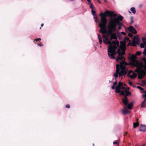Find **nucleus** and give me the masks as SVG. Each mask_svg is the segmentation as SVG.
I'll return each mask as SVG.
<instances>
[{
	"label": "nucleus",
	"instance_id": "f257e3e1",
	"mask_svg": "<svg viewBox=\"0 0 146 146\" xmlns=\"http://www.w3.org/2000/svg\"><path fill=\"white\" fill-rule=\"evenodd\" d=\"M100 15L101 16V22L99 24V27L100 28V32L102 34H105L107 31L106 25L107 20L106 17L108 16L111 17H115L117 15L112 11L107 10L104 13H100Z\"/></svg>",
	"mask_w": 146,
	"mask_h": 146
},
{
	"label": "nucleus",
	"instance_id": "f03ea898",
	"mask_svg": "<svg viewBox=\"0 0 146 146\" xmlns=\"http://www.w3.org/2000/svg\"><path fill=\"white\" fill-rule=\"evenodd\" d=\"M116 17H114L113 18L110 19L108 22V24L116 27L118 26V29L120 30L121 29V26L123 25V24L120 21L123 20V17L120 14L118 15L117 18Z\"/></svg>",
	"mask_w": 146,
	"mask_h": 146
},
{
	"label": "nucleus",
	"instance_id": "7ed1b4c3",
	"mask_svg": "<svg viewBox=\"0 0 146 146\" xmlns=\"http://www.w3.org/2000/svg\"><path fill=\"white\" fill-rule=\"evenodd\" d=\"M120 44V48L118 49L117 50V53L118 54V56L116 59V61L117 62H119V60H123V55L125 54L126 44L125 41H121Z\"/></svg>",
	"mask_w": 146,
	"mask_h": 146
},
{
	"label": "nucleus",
	"instance_id": "20e7f679",
	"mask_svg": "<svg viewBox=\"0 0 146 146\" xmlns=\"http://www.w3.org/2000/svg\"><path fill=\"white\" fill-rule=\"evenodd\" d=\"M107 27L108 28V30L106 31V34L108 35H110V36L113 39H117L116 34L113 33L116 31V27L109 24H108Z\"/></svg>",
	"mask_w": 146,
	"mask_h": 146
},
{
	"label": "nucleus",
	"instance_id": "39448f33",
	"mask_svg": "<svg viewBox=\"0 0 146 146\" xmlns=\"http://www.w3.org/2000/svg\"><path fill=\"white\" fill-rule=\"evenodd\" d=\"M111 45L108 46V55L109 57H111V58L113 59H115V57L114 55L116 53H117V51L116 52L115 51V49L117 48V47L115 46H113V47L110 48Z\"/></svg>",
	"mask_w": 146,
	"mask_h": 146
},
{
	"label": "nucleus",
	"instance_id": "423d86ee",
	"mask_svg": "<svg viewBox=\"0 0 146 146\" xmlns=\"http://www.w3.org/2000/svg\"><path fill=\"white\" fill-rule=\"evenodd\" d=\"M122 60V61L119 62L120 66L119 67V70L121 69L119 73L122 74V75L125 76L127 72V70L125 66L127 65V63L125 60Z\"/></svg>",
	"mask_w": 146,
	"mask_h": 146
},
{
	"label": "nucleus",
	"instance_id": "0eeeda50",
	"mask_svg": "<svg viewBox=\"0 0 146 146\" xmlns=\"http://www.w3.org/2000/svg\"><path fill=\"white\" fill-rule=\"evenodd\" d=\"M135 71L138 73V78L139 79H142L145 76V73L144 70H141L139 67H137Z\"/></svg>",
	"mask_w": 146,
	"mask_h": 146
},
{
	"label": "nucleus",
	"instance_id": "6e6552de",
	"mask_svg": "<svg viewBox=\"0 0 146 146\" xmlns=\"http://www.w3.org/2000/svg\"><path fill=\"white\" fill-rule=\"evenodd\" d=\"M139 40L138 37L135 36L133 40L132 44H131L130 46H136V44H139Z\"/></svg>",
	"mask_w": 146,
	"mask_h": 146
},
{
	"label": "nucleus",
	"instance_id": "1a4fd4ad",
	"mask_svg": "<svg viewBox=\"0 0 146 146\" xmlns=\"http://www.w3.org/2000/svg\"><path fill=\"white\" fill-rule=\"evenodd\" d=\"M120 65L119 64H118L116 65V72L115 73H114L113 74V76H115V80H117V78L118 77V75L119 73V67Z\"/></svg>",
	"mask_w": 146,
	"mask_h": 146
},
{
	"label": "nucleus",
	"instance_id": "9d476101",
	"mask_svg": "<svg viewBox=\"0 0 146 146\" xmlns=\"http://www.w3.org/2000/svg\"><path fill=\"white\" fill-rule=\"evenodd\" d=\"M136 56L134 54H132L130 60L133 64L135 63H138V61L136 59Z\"/></svg>",
	"mask_w": 146,
	"mask_h": 146
},
{
	"label": "nucleus",
	"instance_id": "9b49d317",
	"mask_svg": "<svg viewBox=\"0 0 146 146\" xmlns=\"http://www.w3.org/2000/svg\"><path fill=\"white\" fill-rule=\"evenodd\" d=\"M143 98L144 99L141 104V107L142 108H146V94L143 95Z\"/></svg>",
	"mask_w": 146,
	"mask_h": 146
},
{
	"label": "nucleus",
	"instance_id": "f8f14e48",
	"mask_svg": "<svg viewBox=\"0 0 146 146\" xmlns=\"http://www.w3.org/2000/svg\"><path fill=\"white\" fill-rule=\"evenodd\" d=\"M129 30L134 34H136L137 31L132 26H130L128 28Z\"/></svg>",
	"mask_w": 146,
	"mask_h": 146
},
{
	"label": "nucleus",
	"instance_id": "ddd939ff",
	"mask_svg": "<svg viewBox=\"0 0 146 146\" xmlns=\"http://www.w3.org/2000/svg\"><path fill=\"white\" fill-rule=\"evenodd\" d=\"M128 100L127 98L125 96L122 100V102L124 105L126 106L128 104Z\"/></svg>",
	"mask_w": 146,
	"mask_h": 146
},
{
	"label": "nucleus",
	"instance_id": "4468645a",
	"mask_svg": "<svg viewBox=\"0 0 146 146\" xmlns=\"http://www.w3.org/2000/svg\"><path fill=\"white\" fill-rule=\"evenodd\" d=\"M146 130V125H141L139 129V131L145 132Z\"/></svg>",
	"mask_w": 146,
	"mask_h": 146
},
{
	"label": "nucleus",
	"instance_id": "2eb2a0df",
	"mask_svg": "<svg viewBox=\"0 0 146 146\" xmlns=\"http://www.w3.org/2000/svg\"><path fill=\"white\" fill-rule=\"evenodd\" d=\"M103 42L105 44H109V46L111 45V46L110 48H112L113 46H112L111 42V41L109 40V39L108 40H103Z\"/></svg>",
	"mask_w": 146,
	"mask_h": 146
},
{
	"label": "nucleus",
	"instance_id": "dca6fc26",
	"mask_svg": "<svg viewBox=\"0 0 146 146\" xmlns=\"http://www.w3.org/2000/svg\"><path fill=\"white\" fill-rule=\"evenodd\" d=\"M111 44H113L112 45V46H117V47H119V42L117 40L113 41L111 42Z\"/></svg>",
	"mask_w": 146,
	"mask_h": 146
},
{
	"label": "nucleus",
	"instance_id": "f3484780",
	"mask_svg": "<svg viewBox=\"0 0 146 146\" xmlns=\"http://www.w3.org/2000/svg\"><path fill=\"white\" fill-rule=\"evenodd\" d=\"M133 102H132L130 103L129 104L128 103V104L127 105V108L129 110H131L132 108L133 107Z\"/></svg>",
	"mask_w": 146,
	"mask_h": 146
},
{
	"label": "nucleus",
	"instance_id": "a211bd4d",
	"mask_svg": "<svg viewBox=\"0 0 146 146\" xmlns=\"http://www.w3.org/2000/svg\"><path fill=\"white\" fill-rule=\"evenodd\" d=\"M137 122L136 123H133V127L134 128H136L139 126V124L138 122V119H136Z\"/></svg>",
	"mask_w": 146,
	"mask_h": 146
},
{
	"label": "nucleus",
	"instance_id": "6ab92c4d",
	"mask_svg": "<svg viewBox=\"0 0 146 146\" xmlns=\"http://www.w3.org/2000/svg\"><path fill=\"white\" fill-rule=\"evenodd\" d=\"M121 87L119 86H118V85L116 87L115 92L117 93H120V89H121Z\"/></svg>",
	"mask_w": 146,
	"mask_h": 146
},
{
	"label": "nucleus",
	"instance_id": "aec40b11",
	"mask_svg": "<svg viewBox=\"0 0 146 146\" xmlns=\"http://www.w3.org/2000/svg\"><path fill=\"white\" fill-rule=\"evenodd\" d=\"M122 111L123 114L124 115H126L129 113L130 112L128 110L126 109H123Z\"/></svg>",
	"mask_w": 146,
	"mask_h": 146
},
{
	"label": "nucleus",
	"instance_id": "412c9836",
	"mask_svg": "<svg viewBox=\"0 0 146 146\" xmlns=\"http://www.w3.org/2000/svg\"><path fill=\"white\" fill-rule=\"evenodd\" d=\"M138 84L141 86H144L146 85V81L145 80H142V83H139Z\"/></svg>",
	"mask_w": 146,
	"mask_h": 146
},
{
	"label": "nucleus",
	"instance_id": "4be33fe9",
	"mask_svg": "<svg viewBox=\"0 0 146 146\" xmlns=\"http://www.w3.org/2000/svg\"><path fill=\"white\" fill-rule=\"evenodd\" d=\"M104 34H103V35L102 36V37L103 38V40H108V37L106 35Z\"/></svg>",
	"mask_w": 146,
	"mask_h": 146
},
{
	"label": "nucleus",
	"instance_id": "5701e85b",
	"mask_svg": "<svg viewBox=\"0 0 146 146\" xmlns=\"http://www.w3.org/2000/svg\"><path fill=\"white\" fill-rule=\"evenodd\" d=\"M125 92L126 95L125 96H126V97L128 96V95H130L131 93L130 92H129L128 91H127L126 90H125Z\"/></svg>",
	"mask_w": 146,
	"mask_h": 146
},
{
	"label": "nucleus",
	"instance_id": "b1692460",
	"mask_svg": "<svg viewBox=\"0 0 146 146\" xmlns=\"http://www.w3.org/2000/svg\"><path fill=\"white\" fill-rule=\"evenodd\" d=\"M131 11L133 14H135L136 13V11L134 7H131L130 9Z\"/></svg>",
	"mask_w": 146,
	"mask_h": 146
},
{
	"label": "nucleus",
	"instance_id": "393cba45",
	"mask_svg": "<svg viewBox=\"0 0 146 146\" xmlns=\"http://www.w3.org/2000/svg\"><path fill=\"white\" fill-rule=\"evenodd\" d=\"M137 76V74H136L135 73H133V75L130 76V78L131 79H134Z\"/></svg>",
	"mask_w": 146,
	"mask_h": 146
},
{
	"label": "nucleus",
	"instance_id": "a878e982",
	"mask_svg": "<svg viewBox=\"0 0 146 146\" xmlns=\"http://www.w3.org/2000/svg\"><path fill=\"white\" fill-rule=\"evenodd\" d=\"M98 38L100 43L101 44L102 42V38L101 36L100 35H98Z\"/></svg>",
	"mask_w": 146,
	"mask_h": 146
},
{
	"label": "nucleus",
	"instance_id": "bb28decb",
	"mask_svg": "<svg viewBox=\"0 0 146 146\" xmlns=\"http://www.w3.org/2000/svg\"><path fill=\"white\" fill-rule=\"evenodd\" d=\"M88 4L90 5V7L92 10V9H95L94 7H93L92 4V3H88Z\"/></svg>",
	"mask_w": 146,
	"mask_h": 146
},
{
	"label": "nucleus",
	"instance_id": "cd10ccee",
	"mask_svg": "<svg viewBox=\"0 0 146 146\" xmlns=\"http://www.w3.org/2000/svg\"><path fill=\"white\" fill-rule=\"evenodd\" d=\"M91 11L92 12V14L93 16H96V12L93 9H92Z\"/></svg>",
	"mask_w": 146,
	"mask_h": 146
},
{
	"label": "nucleus",
	"instance_id": "c85d7f7f",
	"mask_svg": "<svg viewBox=\"0 0 146 146\" xmlns=\"http://www.w3.org/2000/svg\"><path fill=\"white\" fill-rule=\"evenodd\" d=\"M143 54L144 56H146V46L145 47V48L143 52Z\"/></svg>",
	"mask_w": 146,
	"mask_h": 146
},
{
	"label": "nucleus",
	"instance_id": "c756f323",
	"mask_svg": "<svg viewBox=\"0 0 146 146\" xmlns=\"http://www.w3.org/2000/svg\"><path fill=\"white\" fill-rule=\"evenodd\" d=\"M41 38H38L36 39H35L34 41V42H35V43H36L39 40H41Z\"/></svg>",
	"mask_w": 146,
	"mask_h": 146
},
{
	"label": "nucleus",
	"instance_id": "7c9ffc66",
	"mask_svg": "<svg viewBox=\"0 0 146 146\" xmlns=\"http://www.w3.org/2000/svg\"><path fill=\"white\" fill-rule=\"evenodd\" d=\"M141 52L140 51H137V52L135 54L136 55H137V56H139L141 55Z\"/></svg>",
	"mask_w": 146,
	"mask_h": 146
},
{
	"label": "nucleus",
	"instance_id": "2f4dec72",
	"mask_svg": "<svg viewBox=\"0 0 146 146\" xmlns=\"http://www.w3.org/2000/svg\"><path fill=\"white\" fill-rule=\"evenodd\" d=\"M123 83L122 82H119L118 83V84L117 85L118 86H119L121 87V86L123 85Z\"/></svg>",
	"mask_w": 146,
	"mask_h": 146
},
{
	"label": "nucleus",
	"instance_id": "473e14b6",
	"mask_svg": "<svg viewBox=\"0 0 146 146\" xmlns=\"http://www.w3.org/2000/svg\"><path fill=\"white\" fill-rule=\"evenodd\" d=\"M137 88L141 91H143V89L140 86H137Z\"/></svg>",
	"mask_w": 146,
	"mask_h": 146
},
{
	"label": "nucleus",
	"instance_id": "72a5a7b5",
	"mask_svg": "<svg viewBox=\"0 0 146 146\" xmlns=\"http://www.w3.org/2000/svg\"><path fill=\"white\" fill-rule=\"evenodd\" d=\"M140 47L141 48H143L144 47L145 48V47L144 44V43H142L140 44Z\"/></svg>",
	"mask_w": 146,
	"mask_h": 146
},
{
	"label": "nucleus",
	"instance_id": "f704fd0d",
	"mask_svg": "<svg viewBox=\"0 0 146 146\" xmlns=\"http://www.w3.org/2000/svg\"><path fill=\"white\" fill-rule=\"evenodd\" d=\"M120 95H122L123 96H124L125 94L124 92L123 91L120 90Z\"/></svg>",
	"mask_w": 146,
	"mask_h": 146
},
{
	"label": "nucleus",
	"instance_id": "c9c22d12",
	"mask_svg": "<svg viewBox=\"0 0 146 146\" xmlns=\"http://www.w3.org/2000/svg\"><path fill=\"white\" fill-rule=\"evenodd\" d=\"M128 36L130 37H132L133 36V35L131 33H129L128 34Z\"/></svg>",
	"mask_w": 146,
	"mask_h": 146
},
{
	"label": "nucleus",
	"instance_id": "e433bc0d",
	"mask_svg": "<svg viewBox=\"0 0 146 146\" xmlns=\"http://www.w3.org/2000/svg\"><path fill=\"white\" fill-rule=\"evenodd\" d=\"M66 108H69L70 107V106L69 105V104H67L66 106H65Z\"/></svg>",
	"mask_w": 146,
	"mask_h": 146
},
{
	"label": "nucleus",
	"instance_id": "4c0bfd02",
	"mask_svg": "<svg viewBox=\"0 0 146 146\" xmlns=\"http://www.w3.org/2000/svg\"><path fill=\"white\" fill-rule=\"evenodd\" d=\"M113 144H118V145H119V144L117 141H115L113 142Z\"/></svg>",
	"mask_w": 146,
	"mask_h": 146
},
{
	"label": "nucleus",
	"instance_id": "58836bf2",
	"mask_svg": "<svg viewBox=\"0 0 146 146\" xmlns=\"http://www.w3.org/2000/svg\"><path fill=\"white\" fill-rule=\"evenodd\" d=\"M117 80H115V81L113 83V85L115 86L117 84Z\"/></svg>",
	"mask_w": 146,
	"mask_h": 146
},
{
	"label": "nucleus",
	"instance_id": "ea45409f",
	"mask_svg": "<svg viewBox=\"0 0 146 146\" xmlns=\"http://www.w3.org/2000/svg\"><path fill=\"white\" fill-rule=\"evenodd\" d=\"M125 40H129V38L127 37H125Z\"/></svg>",
	"mask_w": 146,
	"mask_h": 146
},
{
	"label": "nucleus",
	"instance_id": "a19ab883",
	"mask_svg": "<svg viewBox=\"0 0 146 146\" xmlns=\"http://www.w3.org/2000/svg\"><path fill=\"white\" fill-rule=\"evenodd\" d=\"M125 88L122 85L121 87V89H122V90H125Z\"/></svg>",
	"mask_w": 146,
	"mask_h": 146
},
{
	"label": "nucleus",
	"instance_id": "79ce46f5",
	"mask_svg": "<svg viewBox=\"0 0 146 146\" xmlns=\"http://www.w3.org/2000/svg\"><path fill=\"white\" fill-rule=\"evenodd\" d=\"M142 40H143V41H145V40H146V38H145L144 37H142Z\"/></svg>",
	"mask_w": 146,
	"mask_h": 146
},
{
	"label": "nucleus",
	"instance_id": "37998d69",
	"mask_svg": "<svg viewBox=\"0 0 146 146\" xmlns=\"http://www.w3.org/2000/svg\"><path fill=\"white\" fill-rule=\"evenodd\" d=\"M129 84L131 86H132L133 85L132 83L130 81H129Z\"/></svg>",
	"mask_w": 146,
	"mask_h": 146
},
{
	"label": "nucleus",
	"instance_id": "c03bdc74",
	"mask_svg": "<svg viewBox=\"0 0 146 146\" xmlns=\"http://www.w3.org/2000/svg\"><path fill=\"white\" fill-rule=\"evenodd\" d=\"M119 74V78H120L121 77H122L123 76V75H122V74L120 73H119L118 74Z\"/></svg>",
	"mask_w": 146,
	"mask_h": 146
},
{
	"label": "nucleus",
	"instance_id": "a18cd8bd",
	"mask_svg": "<svg viewBox=\"0 0 146 146\" xmlns=\"http://www.w3.org/2000/svg\"><path fill=\"white\" fill-rule=\"evenodd\" d=\"M121 34H122V35H126V33L125 32H121Z\"/></svg>",
	"mask_w": 146,
	"mask_h": 146
},
{
	"label": "nucleus",
	"instance_id": "49530a36",
	"mask_svg": "<svg viewBox=\"0 0 146 146\" xmlns=\"http://www.w3.org/2000/svg\"><path fill=\"white\" fill-rule=\"evenodd\" d=\"M38 45L39 46H43V44H42L41 43H40L39 44H38Z\"/></svg>",
	"mask_w": 146,
	"mask_h": 146
},
{
	"label": "nucleus",
	"instance_id": "de8ad7c7",
	"mask_svg": "<svg viewBox=\"0 0 146 146\" xmlns=\"http://www.w3.org/2000/svg\"><path fill=\"white\" fill-rule=\"evenodd\" d=\"M111 88L112 89H114L115 88L114 85H113L111 86Z\"/></svg>",
	"mask_w": 146,
	"mask_h": 146
},
{
	"label": "nucleus",
	"instance_id": "09e8293b",
	"mask_svg": "<svg viewBox=\"0 0 146 146\" xmlns=\"http://www.w3.org/2000/svg\"><path fill=\"white\" fill-rule=\"evenodd\" d=\"M94 19L95 20V21L96 22H97V20L98 19L97 18V17H94Z\"/></svg>",
	"mask_w": 146,
	"mask_h": 146
},
{
	"label": "nucleus",
	"instance_id": "8fccbe9b",
	"mask_svg": "<svg viewBox=\"0 0 146 146\" xmlns=\"http://www.w3.org/2000/svg\"><path fill=\"white\" fill-rule=\"evenodd\" d=\"M143 43L144 44V45L146 46V42L145 41H143Z\"/></svg>",
	"mask_w": 146,
	"mask_h": 146
},
{
	"label": "nucleus",
	"instance_id": "3c124183",
	"mask_svg": "<svg viewBox=\"0 0 146 146\" xmlns=\"http://www.w3.org/2000/svg\"><path fill=\"white\" fill-rule=\"evenodd\" d=\"M113 38L111 37L110 36V38L109 39V40L111 41L113 39Z\"/></svg>",
	"mask_w": 146,
	"mask_h": 146
},
{
	"label": "nucleus",
	"instance_id": "603ef678",
	"mask_svg": "<svg viewBox=\"0 0 146 146\" xmlns=\"http://www.w3.org/2000/svg\"><path fill=\"white\" fill-rule=\"evenodd\" d=\"M127 76L128 77H129L130 78V76H131L130 75L129 73H128V74H127Z\"/></svg>",
	"mask_w": 146,
	"mask_h": 146
},
{
	"label": "nucleus",
	"instance_id": "864d4df0",
	"mask_svg": "<svg viewBox=\"0 0 146 146\" xmlns=\"http://www.w3.org/2000/svg\"><path fill=\"white\" fill-rule=\"evenodd\" d=\"M144 61L145 64V65H146V58H145L144 60Z\"/></svg>",
	"mask_w": 146,
	"mask_h": 146
},
{
	"label": "nucleus",
	"instance_id": "5fc2aeb1",
	"mask_svg": "<svg viewBox=\"0 0 146 146\" xmlns=\"http://www.w3.org/2000/svg\"><path fill=\"white\" fill-rule=\"evenodd\" d=\"M127 133V132H126L125 133V134H124L123 135V136H125V135Z\"/></svg>",
	"mask_w": 146,
	"mask_h": 146
},
{
	"label": "nucleus",
	"instance_id": "6e6d98bb",
	"mask_svg": "<svg viewBox=\"0 0 146 146\" xmlns=\"http://www.w3.org/2000/svg\"><path fill=\"white\" fill-rule=\"evenodd\" d=\"M44 25V24L43 23H42L41 24V27L40 28V29H41V27H42Z\"/></svg>",
	"mask_w": 146,
	"mask_h": 146
},
{
	"label": "nucleus",
	"instance_id": "4d7b16f0",
	"mask_svg": "<svg viewBox=\"0 0 146 146\" xmlns=\"http://www.w3.org/2000/svg\"><path fill=\"white\" fill-rule=\"evenodd\" d=\"M132 72H133L132 71L130 70L129 71L128 73H129L130 74V73H132Z\"/></svg>",
	"mask_w": 146,
	"mask_h": 146
},
{
	"label": "nucleus",
	"instance_id": "13d9d810",
	"mask_svg": "<svg viewBox=\"0 0 146 146\" xmlns=\"http://www.w3.org/2000/svg\"><path fill=\"white\" fill-rule=\"evenodd\" d=\"M88 2V3H91V0H86Z\"/></svg>",
	"mask_w": 146,
	"mask_h": 146
},
{
	"label": "nucleus",
	"instance_id": "bf43d9fd",
	"mask_svg": "<svg viewBox=\"0 0 146 146\" xmlns=\"http://www.w3.org/2000/svg\"><path fill=\"white\" fill-rule=\"evenodd\" d=\"M142 4H140L139 5V7H140V8H141V7H142Z\"/></svg>",
	"mask_w": 146,
	"mask_h": 146
},
{
	"label": "nucleus",
	"instance_id": "052dcab7",
	"mask_svg": "<svg viewBox=\"0 0 146 146\" xmlns=\"http://www.w3.org/2000/svg\"><path fill=\"white\" fill-rule=\"evenodd\" d=\"M133 20H131V22L130 24H131L133 23Z\"/></svg>",
	"mask_w": 146,
	"mask_h": 146
},
{
	"label": "nucleus",
	"instance_id": "680f3d73",
	"mask_svg": "<svg viewBox=\"0 0 146 146\" xmlns=\"http://www.w3.org/2000/svg\"><path fill=\"white\" fill-rule=\"evenodd\" d=\"M144 69L145 70H146V65L144 66Z\"/></svg>",
	"mask_w": 146,
	"mask_h": 146
},
{
	"label": "nucleus",
	"instance_id": "e2e57ef3",
	"mask_svg": "<svg viewBox=\"0 0 146 146\" xmlns=\"http://www.w3.org/2000/svg\"><path fill=\"white\" fill-rule=\"evenodd\" d=\"M127 89V91H128V90H129V88H128V87H127V88L125 90H126Z\"/></svg>",
	"mask_w": 146,
	"mask_h": 146
},
{
	"label": "nucleus",
	"instance_id": "0e129e2a",
	"mask_svg": "<svg viewBox=\"0 0 146 146\" xmlns=\"http://www.w3.org/2000/svg\"><path fill=\"white\" fill-rule=\"evenodd\" d=\"M99 3H101V2L99 1V0H97Z\"/></svg>",
	"mask_w": 146,
	"mask_h": 146
},
{
	"label": "nucleus",
	"instance_id": "69168bd1",
	"mask_svg": "<svg viewBox=\"0 0 146 146\" xmlns=\"http://www.w3.org/2000/svg\"><path fill=\"white\" fill-rule=\"evenodd\" d=\"M131 20H133V17H131Z\"/></svg>",
	"mask_w": 146,
	"mask_h": 146
},
{
	"label": "nucleus",
	"instance_id": "338daca9",
	"mask_svg": "<svg viewBox=\"0 0 146 146\" xmlns=\"http://www.w3.org/2000/svg\"><path fill=\"white\" fill-rule=\"evenodd\" d=\"M104 1L105 2H107V0H104Z\"/></svg>",
	"mask_w": 146,
	"mask_h": 146
},
{
	"label": "nucleus",
	"instance_id": "774afa93",
	"mask_svg": "<svg viewBox=\"0 0 146 146\" xmlns=\"http://www.w3.org/2000/svg\"><path fill=\"white\" fill-rule=\"evenodd\" d=\"M144 92H145V94H146V91H145Z\"/></svg>",
	"mask_w": 146,
	"mask_h": 146
}]
</instances>
